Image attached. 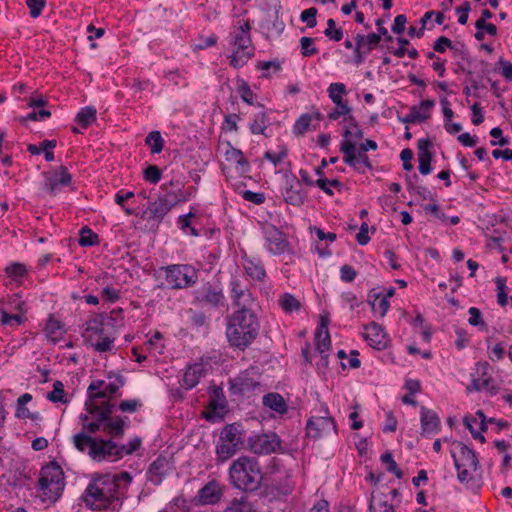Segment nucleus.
Returning a JSON list of instances; mask_svg holds the SVG:
<instances>
[{
  "label": "nucleus",
  "instance_id": "obj_48",
  "mask_svg": "<svg viewBox=\"0 0 512 512\" xmlns=\"http://www.w3.org/2000/svg\"><path fill=\"white\" fill-rule=\"evenodd\" d=\"M312 117L309 114L301 115L293 126V132L295 135H303L308 131L311 124Z\"/></svg>",
  "mask_w": 512,
  "mask_h": 512
},
{
  "label": "nucleus",
  "instance_id": "obj_34",
  "mask_svg": "<svg viewBox=\"0 0 512 512\" xmlns=\"http://www.w3.org/2000/svg\"><path fill=\"white\" fill-rule=\"evenodd\" d=\"M96 113L97 111L94 107H84L78 112L76 116V122L80 124L83 128H87L96 120Z\"/></svg>",
  "mask_w": 512,
  "mask_h": 512
},
{
  "label": "nucleus",
  "instance_id": "obj_43",
  "mask_svg": "<svg viewBox=\"0 0 512 512\" xmlns=\"http://www.w3.org/2000/svg\"><path fill=\"white\" fill-rule=\"evenodd\" d=\"M48 400L53 403H67V399L65 398L64 385L61 381H55L53 383V390L47 395Z\"/></svg>",
  "mask_w": 512,
  "mask_h": 512
},
{
  "label": "nucleus",
  "instance_id": "obj_29",
  "mask_svg": "<svg viewBox=\"0 0 512 512\" xmlns=\"http://www.w3.org/2000/svg\"><path fill=\"white\" fill-rule=\"evenodd\" d=\"M394 507L393 504L388 503L386 494L378 493L376 496L372 494L369 505L370 512H394Z\"/></svg>",
  "mask_w": 512,
  "mask_h": 512
},
{
  "label": "nucleus",
  "instance_id": "obj_8",
  "mask_svg": "<svg viewBox=\"0 0 512 512\" xmlns=\"http://www.w3.org/2000/svg\"><path fill=\"white\" fill-rule=\"evenodd\" d=\"M193 303L210 308L224 306L225 297L222 288L210 282L203 284L193 291Z\"/></svg>",
  "mask_w": 512,
  "mask_h": 512
},
{
  "label": "nucleus",
  "instance_id": "obj_17",
  "mask_svg": "<svg viewBox=\"0 0 512 512\" xmlns=\"http://www.w3.org/2000/svg\"><path fill=\"white\" fill-rule=\"evenodd\" d=\"M286 185L284 193L285 202L293 206H300L306 196L301 182L295 176H292L286 178Z\"/></svg>",
  "mask_w": 512,
  "mask_h": 512
},
{
  "label": "nucleus",
  "instance_id": "obj_57",
  "mask_svg": "<svg viewBox=\"0 0 512 512\" xmlns=\"http://www.w3.org/2000/svg\"><path fill=\"white\" fill-rule=\"evenodd\" d=\"M238 83H239L238 90H239L241 99L244 102H246L247 104H250V105L253 104V91L251 90L248 83L243 79L239 80Z\"/></svg>",
  "mask_w": 512,
  "mask_h": 512
},
{
  "label": "nucleus",
  "instance_id": "obj_4",
  "mask_svg": "<svg viewBox=\"0 0 512 512\" xmlns=\"http://www.w3.org/2000/svg\"><path fill=\"white\" fill-rule=\"evenodd\" d=\"M65 487L64 472L56 461H51L42 467L38 479V489L44 501L56 502Z\"/></svg>",
  "mask_w": 512,
  "mask_h": 512
},
{
  "label": "nucleus",
  "instance_id": "obj_20",
  "mask_svg": "<svg viewBox=\"0 0 512 512\" xmlns=\"http://www.w3.org/2000/svg\"><path fill=\"white\" fill-rule=\"evenodd\" d=\"M432 147V143L428 138H423L418 140L417 148H418V162H419V172L422 175H427L431 172V161H432V153L429 150Z\"/></svg>",
  "mask_w": 512,
  "mask_h": 512
},
{
  "label": "nucleus",
  "instance_id": "obj_5",
  "mask_svg": "<svg viewBox=\"0 0 512 512\" xmlns=\"http://www.w3.org/2000/svg\"><path fill=\"white\" fill-rule=\"evenodd\" d=\"M250 31V21L245 20L234 32L233 46L235 48L229 59L230 65L236 69L244 66L254 55L255 48L252 43Z\"/></svg>",
  "mask_w": 512,
  "mask_h": 512
},
{
  "label": "nucleus",
  "instance_id": "obj_53",
  "mask_svg": "<svg viewBox=\"0 0 512 512\" xmlns=\"http://www.w3.org/2000/svg\"><path fill=\"white\" fill-rule=\"evenodd\" d=\"M314 39L310 37H302L300 39L301 54L304 57L312 56L318 53V49L313 45Z\"/></svg>",
  "mask_w": 512,
  "mask_h": 512
},
{
  "label": "nucleus",
  "instance_id": "obj_49",
  "mask_svg": "<svg viewBox=\"0 0 512 512\" xmlns=\"http://www.w3.org/2000/svg\"><path fill=\"white\" fill-rule=\"evenodd\" d=\"M324 35L333 41H340L343 38V30L336 28V23L333 19H328L327 28L324 31Z\"/></svg>",
  "mask_w": 512,
  "mask_h": 512
},
{
  "label": "nucleus",
  "instance_id": "obj_27",
  "mask_svg": "<svg viewBox=\"0 0 512 512\" xmlns=\"http://www.w3.org/2000/svg\"><path fill=\"white\" fill-rule=\"evenodd\" d=\"M368 302L374 313L379 312L380 317H384L389 310L390 303L387 297H381L380 292L372 289L368 294Z\"/></svg>",
  "mask_w": 512,
  "mask_h": 512
},
{
  "label": "nucleus",
  "instance_id": "obj_36",
  "mask_svg": "<svg viewBox=\"0 0 512 512\" xmlns=\"http://www.w3.org/2000/svg\"><path fill=\"white\" fill-rule=\"evenodd\" d=\"M145 143L150 147L152 154H159L164 147V140L159 131L150 132L146 136Z\"/></svg>",
  "mask_w": 512,
  "mask_h": 512
},
{
  "label": "nucleus",
  "instance_id": "obj_37",
  "mask_svg": "<svg viewBox=\"0 0 512 512\" xmlns=\"http://www.w3.org/2000/svg\"><path fill=\"white\" fill-rule=\"evenodd\" d=\"M45 333L48 339L57 341L62 335V324L60 321L50 317L46 323Z\"/></svg>",
  "mask_w": 512,
  "mask_h": 512
},
{
  "label": "nucleus",
  "instance_id": "obj_45",
  "mask_svg": "<svg viewBox=\"0 0 512 512\" xmlns=\"http://www.w3.org/2000/svg\"><path fill=\"white\" fill-rule=\"evenodd\" d=\"M329 97L335 104H340L344 102L342 100V95L347 93L346 86L343 83H331L329 88Z\"/></svg>",
  "mask_w": 512,
  "mask_h": 512
},
{
  "label": "nucleus",
  "instance_id": "obj_46",
  "mask_svg": "<svg viewBox=\"0 0 512 512\" xmlns=\"http://www.w3.org/2000/svg\"><path fill=\"white\" fill-rule=\"evenodd\" d=\"M430 117V114H421L418 111L417 106H412L410 108V113L405 115L404 117H399V120L402 123L408 124V123H417V122H423L427 120Z\"/></svg>",
  "mask_w": 512,
  "mask_h": 512
},
{
  "label": "nucleus",
  "instance_id": "obj_62",
  "mask_svg": "<svg viewBox=\"0 0 512 512\" xmlns=\"http://www.w3.org/2000/svg\"><path fill=\"white\" fill-rule=\"evenodd\" d=\"M350 112L351 108L349 107L348 103L341 102L340 104H336V108L328 114V118L330 120H337L341 116L347 115Z\"/></svg>",
  "mask_w": 512,
  "mask_h": 512
},
{
  "label": "nucleus",
  "instance_id": "obj_25",
  "mask_svg": "<svg viewBox=\"0 0 512 512\" xmlns=\"http://www.w3.org/2000/svg\"><path fill=\"white\" fill-rule=\"evenodd\" d=\"M258 383L248 375H240L230 381V390L233 394L245 395L252 392Z\"/></svg>",
  "mask_w": 512,
  "mask_h": 512
},
{
  "label": "nucleus",
  "instance_id": "obj_56",
  "mask_svg": "<svg viewBox=\"0 0 512 512\" xmlns=\"http://www.w3.org/2000/svg\"><path fill=\"white\" fill-rule=\"evenodd\" d=\"M141 443V439L139 437H135L130 440L127 445H119L121 458H123L124 455H131L136 452L140 448Z\"/></svg>",
  "mask_w": 512,
  "mask_h": 512
},
{
  "label": "nucleus",
  "instance_id": "obj_39",
  "mask_svg": "<svg viewBox=\"0 0 512 512\" xmlns=\"http://www.w3.org/2000/svg\"><path fill=\"white\" fill-rule=\"evenodd\" d=\"M279 305L286 313L298 311L301 307L300 302L290 293H285L280 297Z\"/></svg>",
  "mask_w": 512,
  "mask_h": 512
},
{
  "label": "nucleus",
  "instance_id": "obj_2",
  "mask_svg": "<svg viewBox=\"0 0 512 512\" xmlns=\"http://www.w3.org/2000/svg\"><path fill=\"white\" fill-rule=\"evenodd\" d=\"M230 484L244 492H254L261 486L263 475L259 461L250 456H240L229 467Z\"/></svg>",
  "mask_w": 512,
  "mask_h": 512
},
{
  "label": "nucleus",
  "instance_id": "obj_21",
  "mask_svg": "<svg viewBox=\"0 0 512 512\" xmlns=\"http://www.w3.org/2000/svg\"><path fill=\"white\" fill-rule=\"evenodd\" d=\"M179 201H185V199L182 198L172 201L166 197H160L149 205L146 213H148L149 217L152 219L161 220Z\"/></svg>",
  "mask_w": 512,
  "mask_h": 512
},
{
  "label": "nucleus",
  "instance_id": "obj_38",
  "mask_svg": "<svg viewBox=\"0 0 512 512\" xmlns=\"http://www.w3.org/2000/svg\"><path fill=\"white\" fill-rule=\"evenodd\" d=\"M226 159L228 161H233L237 165L241 166L242 172H248L249 162L244 157L241 150L232 147L230 150L226 152Z\"/></svg>",
  "mask_w": 512,
  "mask_h": 512
},
{
  "label": "nucleus",
  "instance_id": "obj_18",
  "mask_svg": "<svg viewBox=\"0 0 512 512\" xmlns=\"http://www.w3.org/2000/svg\"><path fill=\"white\" fill-rule=\"evenodd\" d=\"M365 340L369 345L377 350L384 349L387 346V335L381 325L371 322L365 326Z\"/></svg>",
  "mask_w": 512,
  "mask_h": 512
},
{
  "label": "nucleus",
  "instance_id": "obj_59",
  "mask_svg": "<svg viewBox=\"0 0 512 512\" xmlns=\"http://www.w3.org/2000/svg\"><path fill=\"white\" fill-rule=\"evenodd\" d=\"M5 272L8 274L9 277L17 279L23 277L26 274L27 270L24 264L13 263L6 267Z\"/></svg>",
  "mask_w": 512,
  "mask_h": 512
},
{
  "label": "nucleus",
  "instance_id": "obj_51",
  "mask_svg": "<svg viewBox=\"0 0 512 512\" xmlns=\"http://www.w3.org/2000/svg\"><path fill=\"white\" fill-rule=\"evenodd\" d=\"M463 423L466 426V428L470 431V433L474 439L479 440L481 443H485L486 439H485L484 435L481 432H478L474 428V424L477 423L476 417L465 416L463 419Z\"/></svg>",
  "mask_w": 512,
  "mask_h": 512
},
{
  "label": "nucleus",
  "instance_id": "obj_33",
  "mask_svg": "<svg viewBox=\"0 0 512 512\" xmlns=\"http://www.w3.org/2000/svg\"><path fill=\"white\" fill-rule=\"evenodd\" d=\"M220 441L242 445L239 426L236 424L226 425L221 431Z\"/></svg>",
  "mask_w": 512,
  "mask_h": 512
},
{
  "label": "nucleus",
  "instance_id": "obj_10",
  "mask_svg": "<svg viewBox=\"0 0 512 512\" xmlns=\"http://www.w3.org/2000/svg\"><path fill=\"white\" fill-rule=\"evenodd\" d=\"M324 416H312L308 419L306 424L307 436L312 438H319L324 434H329L331 431L336 434V423L334 419L328 416V408L322 405Z\"/></svg>",
  "mask_w": 512,
  "mask_h": 512
},
{
  "label": "nucleus",
  "instance_id": "obj_23",
  "mask_svg": "<svg viewBox=\"0 0 512 512\" xmlns=\"http://www.w3.org/2000/svg\"><path fill=\"white\" fill-rule=\"evenodd\" d=\"M205 375L204 365L201 363H195L193 365H189L183 375L182 378V386L190 390L194 388L200 381V379Z\"/></svg>",
  "mask_w": 512,
  "mask_h": 512
},
{
  "label": "nucleus",
  "instance_id": "obj_26",
  "mask_svg": "<svg viewBox=\"0 0 512 512\" xmlns=\"http://www.w3.org/2000/svg\"><path fill=\"white\" fill-rule=\"evenodd\" d=\"M126 419V417L116 416L111 418L110 416L107 420H103V431L114 438H122L127 426Z\"/></svg>",
  "mask_w": 512,
  "mask_h": 512
},
{
  "label": "nucleus",
  "instance_id": "obj_9",
  "mask_svg": "<svg viewBox=\"0 0 512 512\" xmlns=\"http://www.w3.org/2000/svg\"><path fill=\"white\" fill-rule=\"evenodd\" d=\"M282 440L274 433H262L249 438L250 450L258 455H268L282 451Z\"/></svg>",
  "mask_w": 512,
  "mask_h": 512
},
{
  "label": "nucleus",
  "instance_id": "obj_28",
  "mask_svg": "<svg viewBox=\"0 0 512 512\" xmlns=\"http://www.w3.org/2000/svg\"><path fill=\"white\" fill-rule=\"evenodd\" d=\"M241 445L220 441L216 446L217 462L223 463L230 459L240 449Z\"/></svg>",
  "mask_w": 512,
  "mask_h": 512
},
{
  "label": "nucleus",
  "instance_id": "obj_63",
  "mask_svg": "<svg viewBox=\"0 0 512 512\" xmlns=\"http://www.w3.org/2000/svg\"><path fill=\"white\" fill-rule=\"evenodd\" d=\"M356 276H357V272L352 266H350L348 264L341 266L340 278L342 281L350 283L356 278Z\"/></svg>",
  "mask_w": 512,
  "mask_h": 512
},
{
  "label": "nucleus",
  "instance_id": "obj_61",
  "mask_svg": "<svg viewBox=\"0 0 512 512\" xmlns=\"http://www.w3.org/2000/svg\"><path fill=\"white\" fill-rule=\"evenodd\" d=\"M46 0H26V5L30 10V16L37 18L40 16L42 9L45 7Z\"/></svg>",
  "mask_w": 512,
  "mask_h": 512
},
{
  "label": "nucleus",
  "instance_id": "obj_30",
  "mask_svg": "<svg viewBox=\"0 0 512 512\" xmlns=\"http://www.w3.org/2000/svg\"><path fill=\"white\" fill-rule=\"evenodd\" d=\"M263 404L278 413H285L287 410L284 398L277 393H268L265 395L263 397Z\"/></svg>",
  "mask_w": 512,
  "mask_h": 512
},
{
  "label": "nucleus",
  "instance_id": "obj_6",
  "mask_svg": "<svg viewBox=\"0 0 512 512\" xmlns=\"http://www.w3.org/2000/svg\"><path fill=\"white\" fill-rule=\"evenodd\" d=\"M369 149L376 150L377 143L373 140H366L364 143L360 144L357 154L356 146L353 141L345 139L341 142L340 145V151L344 154V162L362 173H364V171L361 170V168L358 166L359 164L364 165L369 170L373 168L372 163L369 160V157L366 155V152Z\"/></svg>",
  "mask_w": 512,
  "mask_h": 512
},
{
  "label": "nucleus",
  "instance_id": "obj_13",
  "mask_svg": "<svg viewBox=\"0 0 512 512\" xmlns=\"http://www.w3.org/2000/svg\"><path fill=\"white\" fill-rule=\"evenodd\" d=\"M88 454L95 461H115L121 459L119 445L110 439L105 440L96 438L94 447L91 451H88Z\"/></svg>",
  "mask_w": 512,
  "mask_h": 512
},
{
  "label": "nucleus",
  "instance_id": "obj_16",
  "mask_svg": "<svg viewBox=\"0 0 512 512\" xmlns=\"http://www.w3.org/2000/svg\"><path fill=\"white\" fill-rule=\"evenodd\" d=\"M173 469L172 461L164 456L159 455L149 466L147 475L149 481L158 485L162 482V480L168 475V473Z\"/></svg>",
  "mask_w": 512,
  "mask_h": 512
},
{
  "label": "nucleus",
  "instance_id": "obj_32",
  "mask_svg": "<svg viewBox=\"0 0 512 512\" xmlns=\"http://www.w3.org/2000/svg\"><path fill=\"white\" fill-rule=\"evenodd\" d=\"M107 319L108 317L105 314H97L91 317L85 323V333L91 332L99 336H102L104 332L103 326L105 324V320Z\"/></svg>",
  "mask_w": 512,
  "mask_h": 512
},
{
  "label": "nucleus",
  "instance_id": "obj_40",
  "mask_svg": "<svg viewBox=\"0 0 512 512\" xmlns=\"http://www.w3.org/2000/svg\"><path fill=\"white\" fill-rule=\"evenodd\" d=\"M78 242L82 247H90L99 243V237L89 227L85 226L80 230Z\"/></svg>",
  "mask_w": 512,
  "mask_h": 512
},
{
  "label": "nucleus",
  "instance_id": "obj_24",
  "mask_svg": "<svg viewBox=\"0 0 512 512\" xmlns=\"http://www.w3.org/2000/svg\"><path fill=\"white\" fill-rule=\"evenodd\" d=\"M88 413L94 415L99 421L107 420L114 411V404L110 401H105L102 405H99L95 400H91L85 404Z\"/></svg>",
  "mask_w": 512,
  "mask_h": 512
},
{
  "label": "nucleus",
  "instance_id": "obj_41",
  "mask_svg": "<svg viewBox=\"0 0 512 512\" xmlns=\"http://www.w3.org/2000/svg\"><path fill=\"white\" fill-rule=\"evenodd\" d=\"M225 512H253V506L246 497L233 499Z\"/></svg>",
  "mask_w": 512,
  "mask_h": 512
},
{
  "label": "nucleus",
  "instance_id": "obj_22",
  "mask_svg": "<svg viewBox=\"0 0 512 512\" xmlns=\"http://www.w3.org/2000/svg\"><path fill=\"white\" fill-rule=\"evenodd\" d=\"M232 299L234 305L238 307L237 310H252L251 306L254 303L252 294L247 289H242L239 282L232 281Z\"/></svg>",
  "mask_w": 512,
  "mask_h": 512
},
{
  "label": "nucleus",
  "instance_id": "obj_44",
  "mask_svg": "<svg viewBox=\"0 0 512 512\" xmlns=\"http://www.w3.org/2000/svg\"><path fill=\"white\" fill-rule=\"evenodd\" d=\"M316 347L321 354L325 353L330 348V335L328 329L326 331L317 330L315 333Z\"/></svg>",
  "mask_w": 512,
  "mask_h": 512
},
{
  "label": "nucleus",
  "instance_id": "obj_14",
  "mask_svg": "<svg viewBox=\"0 0 512 512\" xmlns=\"http://www.w3.org/2000/svg\"><path fill=\"white\" fill-rule=\"evenodd\" d=\"M223 493V485L219 481L212 479L199 489L193 502L195 505H214L221 500Z\"/></svg>",
  "mask_w": 512,
  "mask_h": 512
},
{
  "label": "nucleus",
  "instance_id": "obj_47",
  "mask_svg": "<svg viewBox=\"0 0 512 512\" xmlns=\"http://www.w3.org/2000/svg\"><path fill=\"white\" fill-rule=\"evenodd\" d=\"M381 461L387 465V471L393 473L398 479L403 478V472L399 469L397 463L393 459L390 452H385L381 455Z\"/></svg>",
  "mask_w": 512,
  "mask_h": 512
},
{
  "label": "nucleus",
  "instance_id": "obj_19",
  "mask_svg": "<svg viewBox=\"0 0 512 512\" xmlns=\"http://www.w3.org/2000/svg\"><path fill=\"white\" fill-rule=\"evenodd\" d=\"M420 422L422 435L436 434L441 427L440 418L437 413L424 406L421 407Z\"/></svg>",
  "mask_w": 512,
  "mask_h": 512
},
{
  "label": "nucleus",
  "instance_id": "obj_52",
  "mask_svg": "<svg viewBox=\"0 0 512 512\" xmlns=\"http://www.w3.org/2000/svg\"><path fill=\"white\" fill-rule=\"evenodd\" d=\"M161 177L162 171L156 165H149L144 170V179L149 183L156 184L161 180Z\"/></svg>",
  "mask_w": 512,
  "mask_h": 512
},
{
  "label": "nucleus",
  "instance_id": "obj_50",
  "mask_svg": "<svg viewBox=\"0 0 512 512\" xmlns=\"http://www.w3.org/2000/svg\"><path fill=\"white\" fill-rule=\"evenodd\" d=\"M495 283L497 287V302L500 306L504 307L508 303L507 293L505 292L506 278L497 277Z\"/></svg>",
  "mask_w": 512,
  "mask_h": 512
},
{
  "label": "nucleus",
  "instance_id": "obj_58",
  "mask_svg": "<svg viewBox=\"0 0 512 512\" xmlns=\"http://www.w3.org/2000/svg\"><path fill=\"white\" fill-rule=\"evenodd\" d=\"M468 313L470 315L468 319V323L472 326H480L481 329H486L487 325L482 320V314L481 311L476 307H471L468 310Z\"/></svg>",
  "mask_w": 512,
  "mask_h": 512
},
{
  "label": "nucleus",
  "instance_id": "obj_54",
  "mask_svg": "<svg viewBox=\"0 0 512 512\" xmlns=\"http://www.w3.org/2000/svg\"><path fill=\"white\" fill-rule=\"evenodd\" d=\"M318 10L315 7L308 8L301 12L300 20L305 22L309 28H314L317 25V16Z\"/></svg>",
  "mask_w": 512,
  "mask_h": 512
},
{
  "label": "nucleus",
  "instance_id": "obj_15",
  "mask_svg": "<svg viewBox=\"0 0 512 512\" xmlns=\"http://www.w3.org/2000/svg\"><path fill=\"white\" fill-rule=\"evenodd\" d=\"M263 233L269 252L274 255H280L286 251L289 242L287 241L285 234L277 227L274 225H267L263 228Z\"/></svg>",
  "mask_w": 512,
  "mask_h": 512
},
{
  "label": "nucleus",
  "instance_id": "obj_12",
  "mask_svg": "<svg viewBox=\"0 0 512 512\" xmlns=\"http://www.w3.org/2000/svg\"><path fill=\"white\" fill-rule=\"evenodd\" d=\"M454 449L451 450V456L454 460V466L457 470L460 468H469L476 471L479 467V460L475 451L462 442H455Z\"/></svg>",
  "mask_w": 512,
  "mask_h": 512
},
{
  "label": "nucleus",
  "instance_id": "obj_7",
  "mask_svg": "<svg viewBox=\"0 0 512 512\" xmlns=\"http://www.w3.org/2000/svg\"><path fill=\"white\" fill-rule=\"evenodd\" d=\"M166 281L172 289H184L193 286L198 280L197 271L190 265L174 264L165 268Z\"/></svg>",
  "mask_w": 512,
  "mask_h": 512
},
{
  "label": "nucleus",
  "instance_id": "obj_1",
  "mask_svg": "<svg viewBox=\"0 0 512 512\" xmlns=\"http://www.w3.org/2000/svg\"><path fill=\"white\" fill-rule=\"evenodd\" d=\"M260 322L253 310H236L229 317L226 337L232 347L245 350L256 339Z\"/></svg>",
  "mask_w": 512,
  "mask_h": 512
},
{
  "label": "nucleus",
  "instance_id": "obj_11",
  "mask_svg": "<svg viewBox=\"0 0 512 512\" xmlns=\"http://www.w3.org/2000/svg\"><path fill=\"white\" fill-rule=\"evenodd\" d=\"M43 188L54 196L62 188L69 186L72 182V176L65 166H60L56 170L43 172Z\"/></svg>",
  "mask_w": 512,
  "mask_h": 512
},
{
  "label": "nucleus",
  "instance_id": "obj_64",
  "mask_svg": "<svg viewBox=\"0 0 512 512\" xmlns=\"http://www.w3.org/2000/svg\"><path fill=\"white\" fill-rule=\"evenodd\" d=\"M242 197L244 200L260 205L265 201L264 193H257L250 190H246L242 193Z\"/></svg>",
  "mask_w": 512,
  "mask_h": 512
},
{
  "label": "nucleus",
  "instance_id": "obj_42",
  "mask_svg": "<svg viewBox=\"0 0 512 512\" xmlns=\"http://www.w3.org/2000/svg\"><path fill=\"white\" fill-rule=\"evenodd\" d=\"M267 123V114L265 112H260L255 115L254 120L250 124V130L253 134H264Z\"/></svg>",
  "mask_w": 512,
  "mask_h": 512
},
{
  "label": "nucleus",
  "instance_id": "obj_55",
  "mask_svg": "<svg viewBox=\"0 0 512 512\" xmlns=\"http://www.w3.org/2000/svg\"><path fill=\"white\" fill-rule=\"evenodd\" d=\"M348 119L350 121V127L344 131V133H343L344 138L348 139L349 137L353 136L357 140L362 139L364 136L363 131L359 128L355 119L352 116H349Z\"/></svg>",
  "mask_w": 512,
  "mask_h": 512
},
{
  "label": "nucleus",
  "instance_id": "obj_31",
  "mask_svg": "<svg viewBox=\"0 0 512 512\" xmlns=\"http://www.w3.org/2000/svg\"><path fill=\"white\" fill-rule=\"evenodd\" d=\"M244 269L251 278L258 281L263 280L266 276L264 266L260 261L247 259L244 262Z\"/></svg>",
  "mask_w": 512,
  "mask_h": 512
},
{
  "label": "nucleus",
  "instance_id": "obj_35",
  "mask_svg": "<svg viewBox=\"0 0 512 512\" xmlns=\"http://www.w3.org/2000/svg\"><path fill=\"white\" fill-rule=\"evenodd\" d=\"M95 439L91 436H88L84 432H80L73 437V443L74 446L79 450L80 452H84L87 448L88 451H91L95 444Z\"/></svg>",
  "mask_w": 512,
  "mask_h": 512
},
{
  "label": "nucleus",
  "instance_id": "obj_60",
  "mask_svg": "<svg viewBox=\"0 0 512 512\" xmlns=\"http://www.w3.org/2000/svg\"><path fill=\"white\" fill-rule=\"evenodd\" d=\"M287 153L288 151L286 146H282L280 147V150L277 153H272L270 151L265 152L264 158L271 161L274 164V166H277L287 156Z\"/></svg>",
  "mask_w": 512,
  "mask_h": 512
},
{
  "label": "nucleus",
  "instance_id": "obj_3",
  "mask_svg": "<svg viewBox=\"0 0 512 512\" xmlns=\"http://www.w3.org/2000/svg\"><path fill=\"white\" fill-rule=\"evenodd\" d=\"M116 478L112 474H105L93 477L86 487L82 500L92 510H105L115 501H119L120 495L117 492Z\"/></svg>",
  "mask_w": 512,
  "mask_h": 512
}]
</instances>
